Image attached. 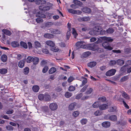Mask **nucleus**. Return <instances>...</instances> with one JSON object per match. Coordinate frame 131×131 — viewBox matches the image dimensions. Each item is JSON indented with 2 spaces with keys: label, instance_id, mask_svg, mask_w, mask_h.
<instances>
[{
  "label": "nucleus",
  "instance_id": "f257e3e1",
  "mask_svg": "<svg viewBox=\"0 0 131 131\" xmlns=\"http://www.w3.org/2000/svg\"><path fill=\"white\" fill-rule=\"evenodd\" d=\"M36 16L37 17H38L36 19V21L38 23L42 22L43 20L42 18H44L45 17V15L41 14L39 13L37 14Z\"/></svg>",
  "mask_w": 131,
  "mask_h": 131
},
{
  "label": "nucleus",
  "instance_id": "f03ea898",
  "mask_svg": "<svg viewBox=\"0 0 131 131\" xmlns=\"http://www.w3.org/2000/svg\"><path fill=\"white\" fill-rule=\"evenodd\" d=\"M102 45L105 49L109 50H112L113 49V48L110 46L109 43L106 41L102 43Z\"/></svg>",
  "mask_w": 131,
  "mask_h": 131
},
{
  "label": "nucleus",
  "instance_id": "7ed1b4c3",
  "mask_svg": "<svg viewBox=\"0 0 131 131\" xmlns=\"http://www.w3.org/2000/svg\"><path fill=\"white\" fill-rule=\"evenodd\" d=\"M49 107L51 110L54 111L57 108L58 105L56 103H53L50 104Z\"/></svg>",
  "mask_w": 131,
  "mask_h": 131
},
{
  "label": "nucleus",
  "instance_id": "20e7f679",
  "mask_svg": "<svg viewBox=\"0 0 131 131\" xmlns=\"http://www.w3.org/2000/svg\"><path fill=\"white\" fill-rule=\"evenodd\" d=\"M116 72V70L115 69H111L106 72V75L107 76H111L114 75Z\"/></svg>",
  "mask_w": 131,
  "mask_h": 131
},
{
  "label": "nucleus",
  "instance_id": "39448f33",
  "mask_svg": "<svg viewBox=\"0 0 131 131\" xmlns=\"http://www.w3.org/2000/svg\"><path fill=\"white\" fill-rule=\"evenodd\" d=\"M67 10L69 13L73 14H77L79 15L82 13V12L81 11L75 10L71 9H68Z\"/></svg>",
  "mask_w": 131,
  "mask_h": 131
},
{
  "label": "nucleus",
  "instance_id": "423d86ee",
  "mask_svg": "<svg viewBox=\"0 0 131 131\" xmlns=\"http://www.w3.org/2000/svg\"><path fill=\"white\" fill-rule=\"evenodd\" d=\"M50 31L51 33L54 34H60L61 32L60 30L57 29H51Z\"/></svg>",
  "mask_w": 131,
  "mask_h": 131
},
{
  "label": "nucleus",
  "instance_id": "0eeeda50",
  "mask_svg": "<svg viewBox=\"0 0 131 131\" xmlns=\"http://www.w3.org/2000/svg\"><path fill=\"white\" fill-rule=\"evenodd\" d=\"M89 47V49L93 51H96L98 48V46L96 44L92 43L90 44Z\"/></svg>",
  "mask_w": 131,
  "mask_h": 131
},
{
  "label": "nucleus",
  "instance_id": "6e6552de",
  "mask_svg": "<svg viewBox=\"0 0 131 131\" xmlns=\"http://www.w3.org/2000/svg\"><path fill=\"white\" fill-rule=\"evenodd\" d=\"M101 39L104 40H106L109 42H112L113 41V39L111 37H107L105 36L101 37Z\"/></svg>",
  "mask_w": 131,
  "mask_h": 131
},
{
  "label": "nucleus",
  "instance_id": "1a4fd4ad",
  "mask_svg": "<svg viewBox=\"0 0 131 131\" xmlns=\"http://www.w3.org/2000/svg\"><path fill=\"white\" fill-rule=\"evenodd\" d=\"M39 8L41 10L46 11L49 10L50 9V7L47 6H39Z\"/></svg>",
  "mask_w": 131,
  "mask_h": 131
},
{
  "label": "nucleus",
  "instance_id": "9d476101",
  "mask_svg": "<svg viewBox=\"0 0 131 131\" xmlns=\"http://www.w3.org/2000/svg\"><path fill=\"white\" fill-rule=\"evenodd\" d=\"M82 10L83 12L89 13L91 12V9L88 7H84L82 8Z\"/></svg>",
  "mask_w": 131,
  "mask_h": 131
},
{
  "label": "nucleus",
  "instance_id": "9b49d317",
  "mask_svg": "<svg viewBox=\"0 0 131 131\" xmlns=\"http://www.w3.org/2000/svg\"><path fill=\"white\" fill-rule=\"evenodd\" d=\"M76 105V103L75 102L71 103L69 106V109L71 111L73 110L75 108V107Z\"/></svg>",
  "mask_w": 131,
  "mask_h": 131
},
{
  "label": "nucleus",
  "instance_id": "f8f14e48",
  "mask_svg": "<svg viewBox=\"0 0 131 131\" xmlns=\"http://www.w3.org/2000/svg\"><path fill=\"white\" fill-rule=\"evenodd\" d=\"M102 126L105 128H107L109 127L110 125V123L108 121H106L102 123Z\"/></svg>",
  "mask_w": 131,
  "mask_h": 131
},
{
  "label": "nucleus",
  "instance_id": "ddd939ff",
  "mask_svg": "<svg viewBox=\"0 0 131 131\" xmlns=\"http://www.w3.org/2000/svg\"><path fill=\"white\" fill-rule=\"evenodd\" d=\"M44 37L46 38L50 39L53 38L54 35L51 34L46 33L44 35Z\"/></svg>",
  "mask_w": 131,
  "mask_h": 131
},
{
  "label": "nucleus",
  "instance_id": "4468645a",
  "mask_svg": "<svg viewBox=\"0 0 131 131\" xmlns=\"http://www.w3.org/2000/svg\"><path fill=\"white\" fill-rule=\"evenodd\" d=\"M82 82V84L80 85V87H82L85 85L87 82V79L83 77L81 80Z\"/></svg>",
  "mask_w": 131,
  "mask_h": 131
},
{
  "label": "nucleus",
  "instance_id": "2eb2a0df",
  "mask_svg": "<svg viewBox=\"0 0 131 131\" xmlns=\"http://www.w3.org/2000/svg\"><path fill=\"white\" fill-rule=\"evenodd\" d=\"M46 43L47 45L51 47L54 46L55 45L53 41L51 40L47 41H46Z\"/></svg>",
  "mask_w": 131,
  "mask_h": 131
},
{
  "label": "nucleus",
  "instance_id": "dca6fc26",
  "mask_svg": "<svg viewBox=\"0 0 131 131\" xmlns=\"http://www.w3.org/2000/svg\"><path fill=\"white\" fill-rule=\"evenodd\" d=\"M122 96L124 98L128 100L129 99V97L127 94L124 91H122L121 92Z\"/></svg>",
  "mask_w": 131,
  "mask_h": 131
},
{
  "label": "nucleus",
  "instance_id": "f3484780",
  "mask_svg": "<svg viewBox=\"0 0 131 131\" xmlns=\"http://www.w3.org/2000/svg\"><path fill=\"white\" fill-rule=\"evenodd\" d=\"M108 107V106L106 104L101 105L99 106L100 109L101 110H104L107 109Z\"/></svg>",
  "mask_w": 131,
  "mask_h": 131
},
{
  "label": "nucleus",
  "instance_id": "a211bd4d",
  "mask_svg": "<svg viewBox=\"0 0 131 131\" xmlns=\"http://www.w3.org/2000/svg\"><path fill=\"white\" fill-rule=\"evenodd\" d=\"M51 97L48 94H45L44 95V100L49 101L50 100Z\"/></svg>",
  "mask_w": 131,
  "mask_h": 131
},
{
  "label": "nucleus",
  "instance_id": "6ab92c4d",
  "mask_svg": "<svg viewBox=\"0 0 131 131\" xmlns=\"http://www.w3.org/2000/svg\"><path fill=\"white\" fill-rule=\"evenodd\" d=\"M25 60H20L18 63V66L20 68H23L24 65Z\"/></svg>",
  "mask_w": 131,
  "mask_h": 131
},
{
  "label": "nucleus",
  "instance_id": "aec40b11",
  "mask_svg": "<svg viewBox=\"0 0 131 131\" xmlns=\"http://www.w3.org/2000/svg\"><path fill=\"white\" fill-rule=\"evenodd\" d=\"M89 34H90L92 35H97L99 34V32H96L95 31L94 28L93 30L90 31L89 32Z\"/></svg>",
  "mask_w": 131,
  "mask_h": 131
},
{
  "label": "nucleus",
  "instance_id": "412c9836",
  "mask_svg": "<svg viewBox=\"0 0 131 131\" xmlns=\"http://www.w3.org/2000/svg\"><path fill=\"white\" fill-rule=\"evenodd\" d=\"M96 64V63L95 62L93 61L89 63L88 65V67L92 68L94 67Z\"/></svg>",
  "mask_w": 131,
  "mask_h": 131
},
{
  "label": "nucleus",
  "instance_id": "4be33fe9",
  "mask_svg": "<svg viewBox=\"0 0 131 131\" xmlns=\"http://www.w3.org/2000/svg\"><path fill=\"white\" fill-rule=\"evenodd\" d=\"M39 89V86L37 85H34L32 88V89L33 91L36 92H38Z\"/></svg>",
  "mask_w": 131,
  "mask_h": 131
},
{
  "label": "nucleus",
  "instance_id": "5701e85b",
  "mask_svg": "<svg viewBox=\"0 0 131 131\" xmlns=\"http://www.w3.org/2000/svg\"><path fill=\"white\" fill-rule=\"evenodd\" d=\"M56 71V69L53 67L51 68L49 71V73L50 74H52L55 72Z\"/></svg>",
  "mask_w": 131,
  "mask_h": 131
},
{
  "label": "nucleus",
  "instance_id": "b1692460",
  "mask_svg": "<svg viewBox=\"0 0 131 131\" xmlns=\"http://www.w3.org/2000/svg\"><path fill=\"white\" fill-rule=\"evenodd\" d=\"M2 31L6 35L9 36L12 34V33L9 30L7 29H3L2 30Z\"/></svg>",
  "mask_w": 131,
  "mask_h": 131
},
{
  "label": "nucleus",
  "instance_id": "393cba45",
  "mask_svg": "<svg viewBox=\"0 0 131 131\" xmlns=\"http://www.w3.org/2000/svg\"><path fill=\"white\" fill-rule=\"evenodd\" d=\"M109 119L112 121H115L117 120V117L115 115H112L109 116Z\"/></svg>",
  "mask_w": 131,
  "mask_h": 131
},
{
  "label": "nucleus",
  "instance_id": "a878e982",
  "mask_svg": "<svg viewBox=\"0 0 131 131\" xmlns=\"http://www.w3.org/2000/svg\"><path fill=\"white\" fill-rule=\"evenodd\" d=\"M33 64L36 65L39 62V59L37 57H34L32 60Z\"/></svg>",
  "mask_w": 131,
  "mask_h": 131
},
{
  "label": "nucleus",
  "instance_id": "bb28decb",
  "mask_svg": "<svg viewBox=\"0 0 131 131\" xmlns=\"http://www.w3.org/2000/svg\"><path fill=\"white\" fill-rule=\"evenodd\" d=\"M2 61L3 62H5L7 59V57L5 54L2 55L1 57Z\"/></svg>",
  "mask_w": 131,
  "mask_h": 131
},
{
  "label": "nucleus",
  "instance_id": "cd10ccee",
  "mask_svg": "<svg viewBox=\"0 0 131 131\" xmlns=\"http://www.w3.org/2000/svg\"><path fill=\"white\" fill-rule=\"evenodd\" d=\"M93 91V89L91 87H89L87 89V91L85 92V93L86 94H89L92 93Z\"/></svg>",
  "mask_w": 131,
  "mask_h": 131
},
{
  "label": "nucleus",
  "instance_id": "c85d7f7f",
  "mask_svg": "<svg viewBox=\"0 0 131 131\" xmlns=\"http://www.w3.org/2000/svg\"><path fill=\"white\" fill-rule=\"evenodd\" d=\"M117 108L115 106L111 107L110 108L109 111L110 112H113L116 111Z\"/></svg>",
  "mask_w": 131,
  "mask_h": 131
},
{
  "label": "nucleus",
  "instance_id": "c756f323",
  "mask_svg": "<svg viewBox=\"0 0 131 131\" xmlns=\"http://www.w3.org/2000/svg\"><path fill=\"white\" fill-rule=\"evenodd\" d=\"M100 103L99 102L97 101L94 103L93 104L92 106L93 107L96 108L99 107Z\"/></svg>",
  "mask_w": 131,
  "mask_h": 131
},
{
  "label": "nucleus",
  "instance_id": "7c9ffc66",
  "mask_svg": "<svg viewBox=\"0 0 131 131\" xmlns=\"http://www.w3.org/2000/svg\"><path fill=\"white\" fill-rule=\"evenodd\" d=\"M116 63L118 65L120 66H122L124 64V62L122 60L118 59L117 60Z\"/></svg>",
  "mask_w": 131,
  "mask_h": 131
},
{
  "label": "nucleus",
  "instance_id": "2f4dec72",
  "mask_svg": "<svg viewBox=\"0 0 131 131\" xmlns=\"http://www.w3.org/2000/svg\"><path fill=\"white\" fill-rule=\"evenodd\" d=\"M114 31V29L111 28H109L106 30V32L107 34H111L113 33Z\"/></svg>",
  "mask_w": 131,
  "mask_h": 131
},
{
  "label": "nucleus",
  "instance_id": "473e14b6",
  "mask_svg": "<svg viewBox=\"0 0 131 131\" xmlns=\"http://www.w3.org/2000/svg\"><path fill=\"white\" fill-rule=\"evenodd\" d=\"M35 47L36 48H38L41 47L40 43L38 41H36L35 42Z\"/></svg>",
  "mask_w": 131,
  "mask_h": 131
},
{
  "label": "nucleus",
  "instance_id": "72a5a7b5",
  "mask_svg": "<svg viewBox=\"0 0 131 131\" xmlns=\"http://www.w3.org/2000/svg\"><path fill=\"white\" fill-rule=\"evenodd\" d=\"M72 34L73 35L74 37L76 38L77 36L78 35V34L77 32L76 31L74 28H72Z\"/></svg>",
  "mask_w": 131,
  "mask_h": 131
},
{
  "label": "nucleus",
  "instance_id": "f704fd0d",
  "mask_svg": "<svg viewBox=\"0 0 131 131\" xmlns=\"http://www.w3.org/2000/svg\"><path fill=\"white\" fill-rule=\"evenodd\" d=\"M34 57L31 56L28 57L26 59V61L28 63H29L32 61Z\"/></svg>",
  "mask_w": 131,
  "mask_h": 131
},
{
  "label": "nucleus",
  "instance_id": "c9c22d12",
  "mask_svg": "<svg viewBox=\"0 0 131 131\" xmlns=\"http://www.w3.org/2000/svg\"><path fill=\"white\" fill-rule=\"evenodd\" d=\"M7 71V70L5 68L0 69V73L2 74H4L6 73Z\"/></svg>",
  "mask_w": 131,
  "mask_h": 131
},
{
  "label": "nucleus",
  "instance_id": "e433bc0d",
  "mask_svg": "<svg viewBox=\"0 0 131 131\" xmlns=\"http://www.w3.org/2000/svg\"><path fill=\"white\" fill-rule=\"evenodd\" d=\"M82 20L84 21H86L89 20L90 18L89 17H84L81 18Z\"/></svg>",
  "mask_w": 131,
  "mask_h": 131
},
{
  "label": "nucleus",
  "instance_id": "4c0bfd02",
  "mask_svg": "<svg viewBox=\"0 0 131 131\" xmlns=\"http://www.w3.org/2000/svg\"><path fill=\"white\" fill-rule=\"evenodd\" d=\"M13 47H16L19 45V43L17 41H13L11 43Z\"/></svg>",
  "mask_w": 131,
  "mask_h": 131
},
{
  "label": "nucleus",
  "instance_id": "58836bf2",
  "mask_svg": "<svg viewBox=\"0 0 131 131\" xmlns=\"http://www.w3.org/2000/svg\"><path fill=\"white\" fill-rule=\"evenodd\" d=\"M72 95V93H71L69 92H66L65 94V96L66 97L69 98Z\"/></svg>",
  "mask_w": 131,
  "mask_h": 131
},
{
  "label": "nucleus",
  "instance_id": "ea45409f",
  "mask_svg": "<svg viewBox=\"0 0 131 131\" xmlns=\"http://www.w3.org/2000/svg\"><path fill=\"white\" fill-rule=\"evenodd\" d=\"M129 78V77L128 75H126L124 76L121 79V81L122 82H124L127 80Z\"/></svg>",
  "mask_w": 131,
  "mask_h": 131
},
{
  "label": "nucleus",
  "instance_id": "a19ab883",
  "mask_svg": "<svg viewBox=\"0 0 131 131\" xmlns=\"http://www.w3.org/2000/svg\"><path fill=\"white\" fill-rule=\"evenodd\" d=\"M29 71V69L27 67H26L24 69V74L25 75L27 74Z\"/></svg>",
  "mask_w": 131,
  "mask_h": 131
},
{
  "label": "nucleus",
  "instance_id": "79ce46f5",
  "mask_svg": "<svg viewBox=\"0 0 131 131\" xmlns=\"http://www.w3.org/2000/svg\"><path fill=\"white\" fill-rule=\"evenodd\" d=\"M79 113L78 111H74L72 113V115L74 117H77L79 115Z\"/></svg>",
  "mask_w": 131,
  "mask_h": 131
},
{
  "label": "nucleus",
  "instance_id": "37998d69",
  "mask_svg": "<svg viewBox=\"0 0 131 131\" xmlns=\"http://www.w3.org/2000/svg\"><path fill=\"white\" fill-rule=\"evenodd\" d=\"M53 23L51 22H47L45 23V25L46 27H49L53 25Z\"/></svg>",
  "mask_w": 131,
  "mask_h": 131
},
{
  "label": "nucleus",
  "instance_id": "c03bdc74",
  "mask_svg": "<svg viewBox=\"0 0 131 131\" xmlns=\"http://www.w3.org/2000/svg\"><path fill=\"white\" fill-rule=\"evenodd\" d=\"M88 85H86L84 86L80 90V92H84L88 88Z\"/></svg>",
  "mask_w": 131,
  "mask_h": 131
},
{
  "label": "nucleus",
  "instance_id": "a18cd8bd",
  "mask_svg": "<svg viewBox=\"0 0 131 131\" xmlns=\"http://www.w3.org/2000/svg\"><path fill=\"white\" fill-rule=\"evenodd\" d=\"M51 49L52 51L55 52H57L59 50L57 48L54 47V46H52L51 48Z\"/></svg>",
  "mask_w": 131,
  "mask_h": 131
},
{
  "label": "nucleus",
  "instance_id": "49530a36",
  "mask_svg": "<svg viewBox=\"0 0 131 131\" xmlns=\"http://www.w3.org/2000/svg\"><path fill=\"white\" fill-rule=\"evenodd\" d=\"M20 45L25 48H27V44L21 41L20 42Z\"/></svg>",
  "mask_w": 131,
  "mask_h": 131
},
{
  "label": "nucleus",
  "instance_id": "de8ad7c7",
  "mask_svg": "<svg viewBox=\"0 0 131 131\" xmlns=\"http://www.w3.org/2000/svg\"><path fill=\"white\" fill-rule=\"evenodd\" d=\"M95 30L96 32H98L100 34V32L101 31V28L100 27H95Z\"/></svg>",
  "mask_w": 131,
  "mask_h": 131
},
{
  "label": "nucleus",
  "instance_id": "09e8293b",
  "mask_svg": "<svg viewBox=\"0 0 131 131\" xmlns=\"http://www.w3.org/2000/svg\"><path fill=\"white\" fill-rule=\"evenodd\" d=\"M102 113L99 110H97L94 113V115L95 116H99Z\"/></svg>",
  "mask_w": 131,
  "mask_h": 131
},
{
  "label": "nucleus",
  "instance_id": "8fccbe9b",
  "mask_svg": "<svg viewBox=\"0 0 131 131\" xmlns=\"http://www.w3.org/2000/svg\"><path fill=\"white\" fill-rule=\"evenodd\" d=\"M75 89V87L73 86H71L68 88V90L69 91H74Z\"/></svg>",
  "mask_w": 131,
  "mask_h": 131
},
{
  "label": "nucleus",
  "instance_id": "3c124183",
  "mask_svg": "<svg viewBox=\"0 0 131 131\" xmlns=\"http://www.w3.org/2000/svg\"><path fill=\"white\" fill-rule=\"evenodd\" d=\"M80 122L82 124L84 125L86 124L87 122V120L86 119H83L81 120Z\"/></svg>",
  "mask_w": 131,
  "mask_h": 131
},
{
  "label": "nucleus",
  "instance_id": "603ef678",
  "mask_svg": "<svg viewBox=\"0 0 131 131\" xmlns=\"http://www.w3.org/2000/svg\"><path fill=\"white\" fill-rule=\"evenodd\" d=\"M73 3L76 5H81L82 4L80 2L77 0H74L73 1Z\"/></svg>",
  "mask_w": 131,
  "mask_h": 131
},
{
  "label": "nucleus",
  "instance_id": "864d4df0",
  "mask_svg": "<svg viewBox=\"0 0 131 131\" xmlns=\"http://www.w3.org/2000/svg\"><path fill=\"white\" fill-rule=\"evenodd\" d=\"M83 43V42L82 41H79L76 44V45L78 47H81V46Z\"/></svg>",
  "mask_w": 131,
  "mask_h": 131
},
{
  "label": "nucleus",
  "instance_id": "5fc2aeb1",
  "mask_svg": "<svg viewBox=\"0 0 131 131\" xmlns=\"http://www.w3.org/2000/svg\"><path fill=\"white\" fill-rule=\"evenodd\" d=\"M49 68L47 66H45L42 69V72L43 73H46L48 70Z\"/></svg>",
  "mask_w": 131,
  "mask_h": 131
},
{
  "label": "nucleus",
  "instance_id": "6e6d98bb",
  "mask_svg": "<svg viewBox=\"0 0 131 131\" xmlns=\"http://www.w3.org/2000/svg\"><path fill=\"white\" fill-rule=\"evenodd\" d=\"M116 62L115 60H111L109 63V64L111 66L115 65L116 63Z\"/></svg>",
  "mask_w": 131,
  "mask_h": 131
},
{
  "label": "nucleus",
  "instance_id": "4d7b16f0",
  "mask_svg": "<svg viewBox=\"0 0 131 131\" xmlns=\"http://www.w3.org/2000/svg\"><path fill=\"white\" fill-rule=\"evenodd\" d=\"M83 94L82 93H80L78 94L75 97V98L77 99H79L82 96Z\"/></svg>",
  "mask_w": 131,
  "mask_h": 131
},
{
  "label": "nucleus",
  "instance_id": "13d9d810",
  "mask_svg": "<svg viewBox=\"0 0 131 131\" xmlns=\"http://www.w3.org/2000/svg\"><path fill=\"white\" fill-rule=\"evenodd\" d=\"M7 129L8 130L12 131L13 130V128L11 126L8 125L6 127Z\"/></svg>",
  "mask_w": 131,
  "mask_h": 131
},
{
  "label": "nucleus",
  "instance_id": "bf43d9fd",
  "mask_svg": "<svg viewBox=\"0 0 131 131\" xmlns=\"http://www.w3.org/2000/svg\"><path fill=\"white\" fill-rule=\"evenodd\" d=\"M44 95H43L42 94H40L38 96V97L40 100H44Z\"/></svg>",
  "mask_w": 131,
  "mask_h": 131
},
{
  "label": "nucleus",
  "instance_id": "052dcab7",
  "mask_svg": "<svg viewBox=\"0 0 131 131\" xmlns=\"http://www.w3.org/2000/svg\"><path fill=\"white\" fill-rule=\"evenodd\" d=\"M89 98V96L88 95L84 96L81 98V100H85L88 99Z\"/></svg>",
  "mask_w": 131,
  "mask_h": 131
},
{
  "label": "nucleus",
  "instance_id": "680f3d73",
  "mask_svg": "<svg viewBox=\"0 0 131 131\" xmlns=\"http://www.w3.org/2000/svg\"><path fill=\"white\" fill-rule=\"evenodd\" d=\"M99 100L100 101L103 102L106 100V98L105 97H103L99 98Z\"/></svg>",
  "mask_w": 131,
  "mask_h": 131
},
{
  "label": "nucleus",
  "instance_id": "e2e57ef3",
  "mask_svg": "<svg viewBox=\"0 0 131 131\" xmlns=\"http://www.w3.org/2000/svg\"><path fill=\"white\" fill-rule=\"evenodd\" d=\"M74 79V78L73 77L71 76L68 79V81L69 82H71Z\"/></svg>",
  "mask_w": 131,
  "mask_h": 131
},
{
  "label": "nucleus",
  "instance_id": "0e129e2a",
  "mask_svg": "<svg viewBox=\"0 0 131 131\" xmlns=\"http://www.w3.org/2000/svg\"><path fill=\"white\" fill-rule=\"evenodd\" d=\"M96 51V52H97L98 53H100L103 51V50L102 49L99 48L98 47V48Z\"/></svg>",
  "mask_w": 131,
  "mask_h": 131
},
{
  "label": "nucleus",
  "instance_id": "69168bd1",
  "mask_svg": "<svg viewBox=\"0 0 131 131\" xmlns=\"http://www.w3.org/2000/svg\"><path fill=\"white\" fill-rule=\"evenodd\" d=\"M70 31H68L67 32L66 37L68 39L70 37Z\"/></svg>",
  "mask_w": 131,
  "mask_h": 131
},
{
  "label": "nucleus",
  "instance_id": "338daca9",
  "mask_svg": "<svg viewBox=\"0 0 131 131\" xmlns=\"http://www.w3.org/2000/svg\"><path fill=\"white\" fill-rule=\"evenodd\" d=\"M107 33V32H106V31H105L104 30H101V31L100 32V34L102 35H106Z\"/></svg>",
  "mask_w": 131,
  "mask_h": 131
},
{
  "label": "nucleus",
  "instance_id": "774afa93",
  "mask_svg": "<svg viewBox=\"0 0 131 131\" xmlns=\"http://www.w3.org/2000/svg\"><path fill=\"white\" fill-rule=\"evenodd\" d=\"M106 66H104L100 67V69L101 71H103L105 70L106 69Z\"/></svg>",
  "mask_w": 131,
  "mask_h": 131
}]
</instances>
